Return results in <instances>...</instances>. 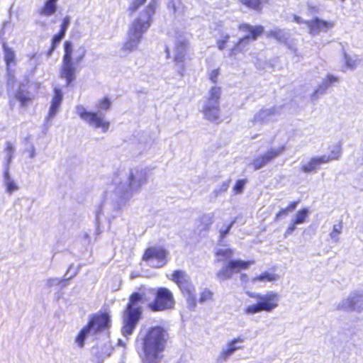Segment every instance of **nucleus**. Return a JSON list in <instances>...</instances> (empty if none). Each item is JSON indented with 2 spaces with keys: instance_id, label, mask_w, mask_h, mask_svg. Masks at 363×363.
Segmentation results:
<instances>
[{
  "instance_id": "nucleus-1",
  "label": "nucleus",
  "mask_w": 363,
  "mask_h": 363,
  "mask_svg": "<svg viewBox=\"0 0 363 363\" xmlns=\"http://www.w3.org/2000/svg\"><path fill=\"white\" fill-rule=\"evenodd\" d=\"M168 340V334L164 328H150L142 339V359L145 363H159L163 358Z\"/></svg>"
},
{
  "instance_id": "nucleus-2",
  "label": "nucleus",
  "mask_w": 363,
  "mask_h": 363,
  "mask_svg": "<svg viewBox=\"0 0 363 363\" xmlns=\"http://www.w3.org/2000/svg\"><path fill=\"white\" fill-rule=\"evenodd\" d=\"M155 10V4L150 3L140 16L134 19L128 30V39L122 46L123 50L130 52L138 48L143 34L147 30L152 23V17Z\"/></svg>"
},
{
  "instance_id": "nucleus-3",
  "label": "nucleus",
  "mask_w": 363,
  "mask_h": 363,
  "mask_svg": "<svg viewBox=\"0 0 363 363\" xmlns=\"http://www.w3.org/2000/svg\"><path fill=\"white\" fill-rule=\"evenodd\" d=\"M86 54V51L84 47L80 46L74 51L70 41L64 43V55L59 76L65 80L67 86L71 85L76 79L77 65L84 60Z\"/></svg>"
},
{
  "instance_id": "nucleus-4",
  "label": "nucleus",
  "mask_w": 363,
  "mask_h": 363,
  "mask_svg": "<svg viewBox=\"0 0 363 363\" xmlns=\"http://www.w3.org/2000/svg\"><path fill=\"white\" fill-rule=\"evenodd\" d=\"M145 300L143 294L133 292L128 297V301L123 312V335H130L142 318L143 309L139 303Z\"/></svg>"
},
{
  "instance_id": "nucleus-5",
  "label": "nucleus",
  "mask_w": 363,
  "mask_h": 363,
  "mask_svg": "<svg viewBox=\"0 0 363 363\" xmlns=\"http://www.w3.org/2000/svg\"><path fill=\"white\" fill-rule=\"evenodd\" d=\"M238 29L248 34L240 38L229 50L228 55L230 57H235L240 54H244L247 50L250 41L256 40L264 33V27L262 25L252 26L249 23H242L238 26Z\"/></svg>"
},
{
  "instance_id": "nucleus-6",
  "label": "nucleus",
  "mask_w": 363,
  "mask_h": 363,
  "mask_svg": "<svg viewBox=\"0 0 363 363\" xmlns=\"http://www.w3.org/2000/svg\"><path fill=\"white\" fill-rule=\"evenodd\" d=\"M153 300L147 304V307L152 312H162L172 310L175 306V298L173 292L168 288L160 286L151 289Z\"/></svg>"
},
{
  "instance_id": "nucleus-7",
  "label": "nucleus",
  "mask_w": 363,
  "mask_h": 363,
  "mask_svg": "<svg viewBox=\"0 0 363 363\" xmlns=\"http://www.w3.org/2000/svg\"><path fill=\"white\" fill-rule=\"evenodd\" d=\"M250 296L255 298L257 303L244 308V313L246 315H253L262 311L271 312L279 305V295L274 291H268L264 294H251Z\"/></svg>"
},
{
  "instance_id": "nucleus-8",
  "label": "nucleus",
  "mask_w": 363,
  "mask_h": 363,
  "mask_svg": "<svg viewBox=\"0 0 363 363\" xmlns=\"http://www.w3.org/2000/svg\"><path fill=\"white\" fill-rule=\"evenodd\" d=\"M179 288L189 303H196V289L188 274L182 269L174 270L169 278Z\"/></svg>"
},
{
  "instance_id": "nucleus-9",
  "label": "nucleus",
  "mask_w": 363,
  "mask_h": 363,
  "mask_svg": "<svg viewBox=\"0 0 363 363\" xmlns=\"http://www.w3.org/2000/svg\"><path fill=\"white\" fill-rule=\"evenodd\" d=\"M167 250L162 246H149L142 256V260L149 263L154 268H160L167 263Z\"/></svg>"
},
{
  "instance_id": "nucleus-10",
  "label": "nucleus",
  "mask_w": 363,
  "mask_h": 363,
  "mask_svg": "<svg viewBox=\"0 0 363 363\" xmlns=\"http://www.w3.org/2000/svg\"><path fill=\"white\" fill-rule=\"evenodd\" d=\"M77 112L82 119L95 128H101L103 132H106L108 130L110 122L104 118L103 114L94 111H87L82 106H77Z\"/></svg>"
},
{
  "instance_id": "nucleus-11",
  "label": "nucleus",
  "mask_w": 363,
  "mask_h": 363,
  "mask_svg": "<svg viewBox=\"0 0 363 363\" xmlns=\"http://www.w3.org/2000/svg\"><path fill=\"white\" fill-rule=\"evenodd\" d=\"M253 262V261L250 260H230L217 272L216 276L220 280L228 279L233 277L234 273H238L249 268Z\"/></svg>"
},
{
  "instance_id": "nucleus-12",
  "label": "nucleus",
  "mask_w": 363,
  "mask_h": 363,
  "mask_svg": "<svg viewBox=\"0 0 363 363\" xmlns=\"http://www.w3.org/2000/svg\"><path fill=\"white\" fill-rule=\"evenodd\" d=\"M286 149V147L284 145H281L278 148H270L264 154L255 157L251 164L255 169H259L281 155Z\"/></svg>"
},
{
  "instance_id": "nucleus-13",
  "label": "nucleus",
  "mask_w": 363,
  "mask_h": 363,
  "mask_svg": "<svg viewBox=\"0 0 363 363\" xmlns=\"http://www.w3.org/2000/svg\"><path fill=\"white\" fill-rule=\"evenodd\" d=\"M86 325L92 333L96 334L109 328L110 316L106 312H98L90 318Z\"/></svg>"
},
{
  "instance_id": "nucleus-14",
  "label": "nucleus",
  "mask_w": 363,
  "mask_h": 363,
  "mask_svg": "<svg viewBox=\"0 0 363 363\" xmlns=\"http://www.w3.org/2000/svg\"><path fill=\"white\" fill-rule=\"evenodd\" d=\"M305 24L308 28V33L312 35H315L331 29L334 26V22L314 17L311 20H306Z\"/></svg>"
},
{
  "instance_id": "nucleus-15",
  "label": "nucleus",
  "mask_w": 363,
  "mask_h": 363,
  "mask_svg": "<svg viewBox=\"0 0 363 363\" xmlns=\"http://www.w3.org/2000/svg\"><path fill=\"white\" fill-rule=\"evenodd\" d=\"M323 164H326V162L322 155L312 157L308 162L301 166L300 169L302 172L306 174L315 173Z\"/></svg>"
},
{
  "instance_id": "nucleus-16",
  "label": "nucleus",
  "mask_w": 363,
  "mask_h": 363,
  "mask_svg": "<svg viewBox=\"0 0 363 363\" xmlns=\"http://www.w3.org/2000/svg\"><path fill=\"white\" fill-rule=\"evenodd\" d=\"M189 48V42L187 40H178L175 43L174 61L176 63L180 64L185 61Z\"/></svg>"
},
{
  "instance_id": "nucleus-17",
  "label": "nucleus",
  "mask_w": 363,
  "mask_h": 363,
  "mask_svg": "<svg viewBox=\"0 0 363 363\" xmlns=\"http://www.w3.org/2000/svg\"><path fill=\"white\" fill-rule=\"evenodd\" d=\"M245 341V337L238 336L236 338L232 340L228 344L227 347L222 350L219 354V359L220 361H225L227 359L237 350L242 349V346H236L237 342H242Z\"/></svg>"
},
{
  "instance_id": "nucleus-18",
  "label": "nucleus",
  "mask_w": 363,
  "mask_h": 363,
  "mask_svg": "<svg viewBox=\"0 0 363 363\" xmlns=\"http://www.w3.org/2000/svg\"><path fill=\"white\" fill-rule=\"evenodd\" d=\"M219 104H207L203 107V113L206 119L218 123L220 122Z\"/></svg>"
},
{
  "instance_id": "nucleus-19",
  "label": "nucleus",
  "mask_w": 363,
  "mask_h": 363,
  "mask_svg": "<svg viewBox=\"0 0 363 363\" xmlns=\"http://www.w3.org/2000/svg\"><path fill=\"white\" fill-rule=\"evenodd\" d=\"M62 100V92L60 88L54 89V94L51 100V105L49 111L50 117L54 116L58 111L59 107Z\"/></svg>"
},
{
  "instance_id": "nucleus-20",
  "label": "nucleus",
  "mask_w": 363,
  "mask_h": 363,
  "mask_svg": "<svg viewBox=\"0 0 363 363\" xmlns=\"http://www.w3.org/2000/svg\"><path fill=\"white\" fill-rule=\"evenodd\" d=\"M57 2L52 0H46L43 6L39 9V15L42 16H50L57 11Z\"/></svg>"
},
{
  "instance_id": "nucleus-21",
  "label": "nucleus",
  "mask_w": 363,
  "mask_h": 363,
  "mask_svg": "<svg viewBox=\"0 0 363 363\" xmlns=\"http://www.w3.org/2000/svg\"><path fill=\"white\" fill-rule=\"evenodd\" d=\"M342 154V146L340 143H337L330 147V154L328 155H322L326 162L329 163L331 161L338 160Z\"/></svg>"
},
{
  "instance_id": "nucleus-22",
  "label": "nucleus",
  "mask_w": 363,
  "mask_h": 363,
  "mask_svg": "<svg viewBox=\"0 0 363 363\" xmlns=\"http://www.w3.org/2000/svg\"><path fill=\"white\" fill-rule=\"evenodd\" d=\"M15 98L20 103L21 107H26L29 104L32 103L33 97L31 96L28 91L23 89H18L15 94Z\"/></svg>"
},
{
  "instance_id": "nucleus-23",
  "label": "nucleus",
  "mask_w": 363,
  "mask_h": 363,
  "mask_svg": "<svg viewBox=\"0 0 363 363\" xmlns=\"http://www.w3.org/2000/svg\"><path fill=\"white\" fill-rule=\"evenodd\" d=\"M3 49L4 52L5 63L6 67L9 68L11 65L16 64V55L14 51L11 48H9L6 43H4Z\"/></svg>"
},
{
  "instance_id": "nucleus-24",
  "label": "nucleus",
  "mask_w": 363,
  "mask_h": 363,
  "mask_svg": "<svg viewBox=\"0 0 363 363\" xmlns=\"http://www.w3.org/2000/svg\"><path fill=\"white\" fill-rule=\"evenodd\" d=\"M239 1L245 7L256 12H260L262 10L264 0H239Z\"/></svg>"
},
{
  "instance_id": "nucleus-25",
  "label": "nucleus",
  "mask_w": 363,
  "mask_h": 363,
  "mask_svg": "<svg viewBox=\"0 0 363 363\" xmlns=\"http://www.w3.org/2000/svg\"><path fill=\"white\" fill-rule=\"evenodd\" d=\"M136 173H137V175L139 177V179L137 181V182H135L136 177L133 173H130L129 177H128V182H129V185L130 186H135L137 188H139L143 184H145L146 182L147 179H146L145 173H144V172H143L141 171L137 172Z\"/></svg>"
},
{
  "instance_id": "nucleus-26",
  "label": "nucleus",
  "mask_w": 363,
  "mask_h": 363,
  "mask_svg": "<svg viewBox=\"0 0 363 363\" xmlns=\"http://www.w3.org/2000/svg\"><path fill=\"white\" fill-rule=\"evenodd\" d=\"M221 96V89L219 86H212L209 90L208 98V102H213V104H219V99Z\"/></svg>"
},
{
  "instance_id": "nucleus-27",
  "label": "nucleus",
  "mask_w": 363,
  "mask_h": 363,
  "mask_svg": "<svg viewBox=\"0 0 363 363\" xmlns=\"http://www.w3.org/2000/svg\"><path fill=\"white\" fill-rule=\"evenodd\" d=\"M91 331V328L86 325L84 327L82 328V330L79 332L77 335L75 337V342L78 345L79 347H82L84 345V340L86 337L87 334Z\"/></svg>"
},
{
  "instance_id": "nucleus-28",
  "label": "nucleus",
  "mask_w": 363,
  "mask_h": 363,
  "mask_svg": "<svg viewBox=\"0 0 363 363\" xmlns=\"http://www.w3.org/2000/svg\"><path fill=\"white\" fill-rule=\"evenodd\" d=\"M309 214V210L307 208H302L296 213L293 221L295 224H302L306 222Z\"/></svg>"
},
{
  "instance_id": "nucleus-29",
  "label": "nucleus",
  "mask_w": 363,
  "mask_h": 363,
  "mask_svg": "<svg viewBox=\"0 0 363 363\" xmlns=\"http://www.w3.org/2000/svg\"><path fill=\"white\" fill-rule=\"evenodd\" d=\"M277 275L272 273L264 272L252 278V282L256 281H272L276 280Z\"/></svg>"
},
{
  "instance_id": "nucleus-30",
  "label": "nucleus",
  "mask_w": 363,
  "mask_h": 363,
  "mask_svg": "<svg viewBox=\"0 0 363 363\" xmlns=\"http://www.w3.org/2000/svg\"><path fill=\"white\" fill-rule=\"evenodd\" d=\"M111 101L108 96L101 98L98 102V108L103 111H108L111 108Z\"/></svg>"
},
{
  "instance_id": "nucleus-31",
  "label": "nucleus",
  "mask_w": 363,
  "mask_h": 363,
  "mask_svg": "<svg viewBox=\"0 0 363 363\" xmlns=\"http://www.w3.org/2000/svg\"><path fill=\"white\" fill-rule=\"evenodd\" d=\"M246 183H247V179H245L237 180L233 188L234 194H241L244 190Z\"/></svg>"
},
{
  "instance_id": "nucleus-32",
  "label": "nucleus",
  "mask_w": 363,
  "mask_h": 363,
  "mask_svg": "<svg viewBox=\"0 0 363 363\" xmlns=\"http://www.w3.org/2000/svg\"><path fill=\"white\" fill-rule=\"evenodd\" d=\"M213 293L208 289H205L201 292L199 301L200 303H204L208 301L213 298Z\"/></svg>"
},
{
  "instance_id": "nucleus-33",
  "label": "nucleus",
  "mask_w": 363,
  "mask_h": 363,
  "mask_svg": "<svg viewBox=\"0 0 363 363\" xmlns=\"http://www.w3.org/2000/svg\"><path fill=\"white\" fill-rule=\"evenodd\" d=\"M267 36L271 38H274L278 41H282L284 38V33L280 29H275L269 31Z\"/></svg>"
},
{
  "instance_id": "nucleus-34",
  "label": "nucleus",
  "mask_w": 363,
  "mask_h": 363,
  "mask_svg": "<svg viewBox=\"0 0 363 363\" xmlns=\"http://www.w3.org/2000/svg\"><path fill=\"white\" fill-rule=\"evenodd\" d=\"M147 0H133L128 8L130 15L133 14L141 6H143Z\"/></svg>"
},
{
  "instance_id": "nucleus-35",
  "label": "nucleus",
  "mask_w": 363,
  "mask_h": 363,
  "mask_svg": "<svg viewBox=\"0 0 363 363\" xmlns=\"http://www.w3.org/2000/svg\"><path fill=\"white\" fill-rule=\"evenodd\" d=\"M230 38V35L227 34L224 35L222 38L219 39L217 41L218 48L220 50H224L226 48L227 44L229 43Z\"/></svg>"
},
{
  "instance_id": "nucleus-36",
  "label": "nucleus",
  "mask_w": 363,
  "mask_h": 363,
  "mask_svg": "<svg viewBox=\"0 0 363 363\" xmlns=\"http://www.w3.org/2000/svg\"><path fill=\"white\" fill-rule=\"evenodd\" d=\"M338 81V78L333 75H328L323 79V84L324 88L326 89L328 86H331L333 84L336 83Z\"/></svg>"
},
{
  "instance_id": "nucleus-37",
  "label": "nucleus",
  "mask_w": 363,
  "mask_h": 363,
  "mask_svg": "<svg viewBox=\"0 0 363 363\" xmlns=\"http://www.w3.org/2000/svg\"><path fill=\"white\" fill-rule=\"evenodd\" d=\"M69 23L70 18L69 16H65V18H63L59 33L65 35V33L69 25Z\"/></svg>"
},
{
  "instance_id": "nucleus-38",
  "label": "nucleus",
  "mask_w": 363,
  "mask_h": 363,
  "mask_svg": "<svg viewBox=\"0 0 363 363\" xmlns=\"http://www.w3.org/2000/svg\"><path fill=\"white\" fill-rule=\"evenodd\" d=\"M233 252L231 249L219 250L216 252V255L221 256L224 259H230L232 257Z\"/></svg>"
},
{
  "instance_id": "nucleus-39",
  "label": "nucleus",
  "mask_w": 363,
  "mask_h": 363,
  "mask_svg": "<svg viewBox=\"0 0 363 363\" xmlns=\"http://www.w3.org/2000/svg\"><path fill=\"white\" fill-rule=\"evenodd\" d=\"M6 191L11 194L13 191H16L18 189V187L13 180L9 179L8 181L6 182Z\"/></svg>"
},
{
  "instance_id": "nucleus-40",
  "label": "nucleus",
  "mask_w": 363,
  "mask_h": 363,
  "mask_svg": "<svg viewBox=\"0 0 363 363\" xmlns=\"http://www.w3.org/2000/svg\"><path fill=\"white\" fill-rule=\"evenodd\" d=\"M65 37L64 35L61 34L60 33H57V34L54 35L52 38L51 45H52V48H57L61 41V40Z\"/></svg>"
},
{
  "instance_id": "nucleus-41",
  "label": "nucleus",
  "mask_w": 363,
  "mask_h": 363,
  "mask_svg": "<svg viewBox=\"0 0 363 363\" xmlns=\"http://www.w3.org/2000/svg\"><path fill=\"white\" fill-rule=\"evenodd\" d=\"M218 75H219V69H213L210 73H209V79L213 82V83H216L217 81H218Z\"/></svg>"
},
{
  "instance_id": "nucleus-42",
  "label": "nucleus",
  "mask_w": 363,
  "mask_h": 363,
  "mask_svg": "<svg viewBox=\"0 0 363 363\" xmlns=\"http://www.w3.org/2000/svg\"><path fill=\"white\" fill-rule=\"evenodd\" d=\"M342 230V225L340 223L338 225H335L333 228V230L330 233V236L332 238H336L341 233Z\"/></svg>"
},
{
  "instance_id": "nucleus-43",
  "label": "nucleus",
  "mask_w": 363,
  "mask_h": 363,
  "mask_svg": "<svg viewBox=\"0 0 363 363\" xmlns=\"http://www.w3.org/2000/svg\"><path fill=\"white\" fill-rule=\"evenodd\" d=\"M289 213V211L287 210L286 207L280 209L275 215L274 220L276 221L279 220V218L283 216H286Z\"/></svg>"
},
{
  "instance_id": "nucleus-44",
  "label": "nucleus",
  "mask_w": 363,
  "mask_h": 363,
  "mask_svg": "<svg viewBox=\"0 0 363 363\" xmlns=\"http://www.w3.org/2000/svg\"><path fill=\"white\" fill-rule=\"evenodd\" d=\"M358 64V61L357 60H352V58H348L346 60V65L347 67L350 69H354L357 67Z\"/></svg>"
},
{
  "instance_id": "nucleus-45",
  "label": "nucleus",
  "mask_w": 363,
  "mask_h": 363,
  "mask_svg": "<svg viewBox=\"0 0 363 363\" xmlns=\"http://www.w3.org/2000/svg\"><path fill=\"white\" fill-rule=\"evenodd\" d=\"M296 225L297 224H295L294 221H293L292 223L289 226H288V228H286V230L284 233V236L286 237V236L291 235L296 230Z\"/></svg>"
},
{
  "instance_id": "nucleus-46",
  "label": "nucleus",
  "mask_w": 363,
  "mask_h": 363,
  "mask_svg": "<svg viewBox=\"0 0 363 363\" xmlns=\"http://www.w3.org/2000/svg\"><path fill=\"white\" fill-rule=\"evenodd\" d=\"M299 203H300V200L294 201L290 202L286 206L287 210L289 212L294 211Z\"/></svg>"
},
{
  "instance_id": "nucleus-47",
  "label": "nucleus",
  "mask_w": 363,
  "mask_h": 363,
  "mask_svg": "<svg viewBox=\"0 0 363 363\" xmlns=\"http://www.w3.org/2000/svg\"><path fill=\"white\" fill-rule=\"evenodd\" d=\"M232 225H233V222H231L230 224H228L225 230L220 231V237L221 239H223L229 233Z\"/></svg>"
},
{
  "instance_id": "nucleus-48",
  "label": "nucleus",
  "mask_w": 363,
  "mask_h": 363,
  "mask_svg": "<svg viewBox=\"0 0 363 363\" xmlns=\"http://www.w3.org/2000/svg\"><path fill=\"white\" fill-rule=\"evenodd\" d=\"M6 150L7 151L9 157L11 158L12 157L14 150L13 145L10 143H7L6 146Z\"/></svg>"
},
{
  "instance_id": "nucleus-49",
  "label": "nucleus",
  "mask_w": 363,
  "mask_h": 363,
  "mask_svg": "<svg viewBox=\"0 0 363 363\" xmlns=\"http://www.w3.org/2000/svg\"><path fill=\"white\" fill-rule=\"evenodd\" d=\"M292 20L294 22L298 23V24H301V23L305 24V22H306V21H304L301 17H300L297 15H294L292 17Z\"/></svg>"
},
{
  "instance_id": "nucleus-50",
  "label": "nucleus",
  "mask_w": 363,
  "mask_h": 363,
  "mask_svg": "<svg viewBox=\"0 0 363 363\" xmlns=\"http://www.w3.org/2000/svg\"><path fill=\"white\" fill-rule=\"evenodd\" d=\"M55 48H52V45H50V48L47 51V55L50 56L52 54L53 51L55 50Z\"/></svg>"
},
{
  "instance_id": "nucleus-51",
  "label": "nucleus",
  "mask_w": 363,
  "mask_h": 363,
  "mask_svg": "<svg viewBox=\"0 0 363 363\" xmlns=\"http://www.w3.org/2000/svg\"><path fill=\"white\" fill-rule=\"evenodd\" d=\"M55 48H52V45H50V48L47 51V55L50 56L52 54L53 51L55 50Z\"/></svg>"
},
{
  "instance_id": "nucleus-52",
  "label": "nucleus",
  "mask_w": 363,
  "mask_h": 363,
  "mask_svg": "<svg viewBox=\"0 0 363 363\" xmlns=\"http://www.w3.org/2000/svg\"><path fill=\"white\" fill-rule=\"evenodd\" d=\"M4 178H5V180L6 182L8 181L9 179H10V176H9V171L6 170L4 172Z\"/></svg>"
},
{
  "instance_id": "nucleus-53",
  "label": "nucleus",
  "mask_w": 363,
  "mask_h": 363,
  "mask_svg": "<svg viewBox=\"0 0 363 363\" xmlns=\"http://www.w3.org/2000/svg\"><path fill=\"white\" fill-rule=\"evenodd\" d=\"M34 152V150H32V152H31V157H33V154H34V152Z\"/></svg>"
},
{
  "instance_id": "nucleus-54",
  "label": "nucleus",
  "mask_w": 363,
  "mask_h": 363,
  "mask_svg": "<svg viewBox=\"0 0 363 363\" xmlns=\"http://www.w3.org/2000/svg\"><path fill=\"white\" fill-rule=\"evenodd\" d=\"M342 1H345V0H341Z\"/></svg>"
}]
</instances>
